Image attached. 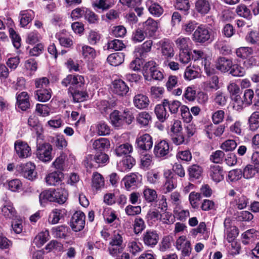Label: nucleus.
I'll list each match as a JSON object with an SVG mask.
<instances>
[{"label":"nucleus","mask_w":259,"mask_h":259,"mask_svg":"<svg viewBox=\"0 0 259 259\" xmlns=\"http://www.w3.org/2000/svg\"><path fill=\"white\" fill-rule=\"evenodd\" d=\"M123 238L121 232L119 231H115L111 237L109 246L108 250L112 256H116L123 251Z\"/></svg>","instance_id":"1"},{"label":"nucleus","mask_w":259,"mask_h":259,"mask_svg":"<svg viewBox=\"0 0 259 259\" xmlns=\"http://www.w3.org/2000/svg\"><path fill=\"white\" fill-rule=\"evenodd\" d=\"M52 146L48 143L39 144L37 146L36 155L40 161L47 162L53 159Z\"/></svg>","instance_id":"2"},{"label":"nucleus","mask_w":259,"mask_h":259,"mask_svg":"<svg viewBox=\"0 0 259 259\" xmlns=\"http://www.w3.org/2000/svg\"><path fill=\"white\" fill-rule=\"evenodd\" d=\"M109 161V156L105 152H97L95 155H88L84 160V165L87 168H91L94 166V162L103 164Z\"/></svg>","instance_id":"3"},{"label":"nucleus","mask_w":259,"mask_h":259,"mask_svg":"<svg viewBox=\"0 0 259 259\" xmlns=\"http://www.w3.org/2000/svg\"><path fill=\"white\" fill-rule=\"evenodd\" d=\"M192 38L196 43L203 44L210 39V32L205 25H200L194 31Z\"/></svg>","instance_id":"4"},{"label":"nucleus","mask_w":259,"mask_h":259,"mask_svg":"<svg viewBox=\"0 0 259 259\" xmlns=\"http://www.w3.org/2000/svg\"><path fill=\"white\" fill-rule=\"evenodd\" d=\"M163 177L165 180L163 185V191L164 193L166 194L177 187V177L169 169L164 171Z\"/></svg>","instance_id":"5"},{"label":"nucleus","mask_w":259,"mask_h":259,"mask_svg":"<svg viewBox=\"0 0 259 259\" xmlns=\"http://www.w3.org/2000/svg\"><path fill=\"white\" fill-rule=\"evenodd\" d=\"M85 215L81 211H76L72 216L70 227L73 231L78 232L81 231L85 226Z\"/></svg>","instance_id":"6"},{"label":"nucleus","mask_w":259,"mask_h":259,"mask_svg":"<svg viewBox=\"0 0 259 259\" xmlns=\"http://www.w3.org/2000/svg\"><path fill=\"white\" fill-rule=\"evenodd\" d=\"M19 170L24 178L29 180L32 181L36 177L37 172L35 171V165L33 163L29 162L22 164L20 165Z\"/></svg>","instance_id":"7"},{"label":"nucleus","mask_w":259,"mask_h":259,"mask_svg":"<svg viewBox=\"0 0 259 259\" xmlns=\"http://www.w3.org/2000/svg\"><path fill=\"white\" fill-rule=\"evenodd\" d=\"M14 147L18 156L21 158H25L31 155V148L27 143L21 141L15 142Z\"/></svg>","instance_id":"8"},{"label":"nucleus","mask_w":259,"mask_h":259,"mask_svg":"<svg viewBox=\"0 0 259 259\" xmlns=\"http://www.w3.org/2000/svg\"><path fill=\"white\" fill-rule=\"evenodd\" d=\"M159 239V235L156 231H147L142 236L144 244L150 247H154L158 243Z\"/></svg>","instance_id":"9"},{"label":"nucleus","mask_w":259,"mask_h":259,"mask_svg":"<svg viewBox=\"0 0 259 259\" xmlns=\"http://www.w3.org/2000/svg\"><path fill=\"white\" fill-rule=\"evenodd\" d=\"M84 78L80 75H68L61 81V84L65 87L70 85L69 87H73L75 85L80 87L83 83Z\"/></svg>","instance_id":"10"},{"label":"nucleus","mask_w":259,"mask_h":259,"mask_svg":"<svg viewBox=\"0 0 259 259\" xmlns=\"http://www.w3.org/2000/svg\"><path fill=\"white\" fill-rule=\"evenodd\" d=\"M136 143L139 149L142 150L147 151L152 147V138L149 134H145L137 139Z\"/></svg>","instance_id":"11"},{"label":"nucleus","mask_w":259,"mask_h":259,"mask_svg":"<svg viewBox=\"0 0 259 259\" xmlns=\"http://www.w3.org/2000/svg\"><path fill=\"white\" fill-rule=\"evenodd\" d=\"M209 176L214 182L219 183L224 178V171L223 167L219 165H211L208 171Z\"/></svg>","instance_id":"12"},{"label":"nucleus","mask_w":259,"mask_h":259,"mask_svg":"<svg viewBox=\"0 0 259 259\" xmlns=\"http://www.w3.org/2000/svg\"><path fill=\"white\" fill-rule=\"evenodd\" d=\"M111 89L113 93L120 96H125L129 91V87L121 79L114 80Z\"/></svg>","instance_id":"13"},{"label":"nucleus","mask_w":259,"mask_h":259,"mask_svg":"<svg viewBox=\"0 0 259 259\" xmlns=\"http://www.w3.org/2000/svg\"><path fill=\"white\" fill-rule=\"evenodd\" d=\"M233 62L231 59L220 57L215 61L216 68L222 72H227L232 67Z\"/></svg>","instance_id":"14"},{"label":"nucleus","mask_w":259,"mask_h":259,"mask_svg":"<svg viewBox=\"0 0 259 259\" xmlns=\"http://www.w3.org/2000/svg\"><path fill=\"white\" fill-rule=\"evenodd\" d=\"M28 124L31 130L36 133L37 138H40L43 133L42 125L35 115H31L28 119Z\"/></svg>","instance_id":"15"},{"label":"nucleus","mask_w":259,"mask_h":259,"mask_svg":"<svg viewBox=\"0 0 259 259\" xmlns=\"http://www.w3.org/2000/svg\"><path fill=\"white\" fill-rule=\"evenodd\" d=\"M169 152V145L167 141L162 140L154 146V153L157 157H163Z\"/></svg>","instance_id":"16"},{"label":"nucleus","mask_w":259,"mask_h":259,"mask_svg":"<svg viewBox=\"0 0 259 259\" xmlns=\"http://www.w3.org/2000/svg\"><path fill=\"white\" fill-rule=\"evenodd\" d=\"M161 53L165 59L168 60L175 55L172 44L168 40H164L161 44Z\"/></svg>","instance_id":"17"},{"label":"nucleus","mask_w":259,"mask_h":259,"mask_svg":"<svg viewBox=\"0 0 259 259\" xmlns=\"http://www.w3.org/2000/svg\"><path fill=\"white\" fill-rule=\"evenodd\" d=\"M143 30L147 35L152 36L158 29L157 22L152 18H148L143 23Z\"/></svg>","instance_id":"18"},{"label":"nucleus","mask_w":259,"mask_h":259,"mask_svg":"<svg viewBox=\"0 0 259 259\" xmlns=\"http://www.w3.org/2000/svg\"><path fill=\"white\" fill-rule=\"evenodd\" d=\"M29 96L27 92H23L16 97L18 107L23 111H26L29 108L30 104Z\"/></svg>","instance_id":"19"},{"label":"nucleus","mask_w":259,"mask_h":259,"mask_svg":"<svg viewBox=\"0 0 259 259\" xmlns=\"http://www.w3.org/2000/svg\"><path fill=\"white\" fill-rule=\"evenodd\" d=\"M64 178V175L61 171H55L49 174L46 178V181L49 185H58Z\"/></svg>","instance_id":"20"},{"label":"nucleus","mask_w":259,"mask_h":259,"mask_svg":"<svg viewBox=\"0 0 259 259\" xmlns=\"http://www.w3.org/2000/svg\"><path fill=\"white\" fill-rule=\"evenodd\" d=\"M149 102L148 97L142 94L135 95L133 100L135 106L140 109L146 108L148 106Z\"/></svg>","instance_id":"21"},{"label":"nucleus","mask_w":259,"mask_h":259,"mask_svg":"<svg viewBox=\"0 0 259 259\" xmlns=\"http://www.w3.org/2000/svg\"><path fill=\"white\" fill-rule=\"evenodd\" d=\"M110 143L107 138H99L95 140L93 143L94 149L101 152L108 150L110 148Z\"/></svg>","instance_id":"22"},{"label":"nucleus","mask_w":259,"mask_h":259,"mask_svg":"<svg viewBox=\"0 0 259 259\" xmlns=\"http://www.w3.org/2000/svg\"><path fill=\"white\" fill-rule=\"evenodd\" d=\"M189 179L191 181L199 179L203 172L202 167L197 164H193L188 168Z\"/></svg>","instance_id":"23"},{"label":"nucleus","mask_w":259,"mask_h":259,"mask_svg":"<svg viewBox=\"0 0 259 259\" xmlns=\"http://www.w3.org/2000/svg\"><path fill=\"white\" fill-rule=\"evenodd\" d=\"M210 9V4L207 0H197L195 2V9L201 15L208 14Z\"/></svg>","instance_id":"24"},{"label":"nucleus","mask_w":259,"mask_h":259,"mask_svg":"<svg viewBox=\"0 0 259 259\" xmlns=\"http://www.w3.org/2000/svg\"><path fill=\"white\" fill-rule=\"evenodd\" d=\"M68 93L73 98L74 102H80L84 101L88 97V94L84 92L74 90L72 87H69Z\"/></svg>","instance_id":"25"},{"label":"nucleus","mask_w":259,"mask_h":259,"mask_svg":"<svg viewBox=\"0 0 259 259\" xmlns=\"http://www.w3.org/2000/svg\"><path fill=\"white\" fill-rule=\"evenodd\" d=\"M124 56V54L123 53H115L110 54L107 57V60L111 65L117 66L123 62Z\"/></svg>","instance_id":"26"},{"label":"nucleus","mask_w":259,"mask_h":259,"mask_svg":"<svg viewBox=\"0 0 259 259\" xmlns=\"http://www.w3.org/2000/svg\"><path fill=\"white\" fill-rule=\"evenodd\" d=\"M66 214L65 209H55L50 214L49 221L52 224H55L59 222V220L63 218Z\"/></svg>","instance_id":"27"},{"label":"nucleus","mask_w":259,"mask_h":259,"mask_svg":"<svg viewBox=\"0 0 259 259\" xmlns=\"http://www.w3.org/2000/svg\"><path fill=\"white\" fill-rule=\"evenodd\" d=\"M51 96L50 89H38L34 92L35 98L42 102H45L49 100Z\"/></svg>","instance_id":"28"},{"label":"nucleus","mask_w":259,"mask_h":259,"mask_svg":"<svg viewBox=\"0 0 259 259\" xmlns=\"http://www.w3.org/2000/svg\"><path fill=\"white\" fill-rule=\"evenodd\" d=\"M20 23L22 27H24L28 25L34 17L33 12L31 10L22 11L20 13Z\"/></svg>","instance_id":"29"},{"label":"nucleus","mask_w":259,"mask_h":259,"mask_svg":"<svg viewBox=\"0 0 259 259\" xmlns=\"http://www.w3.org/2000/svg\"><path fill=\"white\" fill-rule=\"evenodd\" d=\"M67 192L64 189L58 188L54 190V202L60 204L64 203L67 200Z\"/></svg>","instance_id":"30"},{"label":"nucleus","mask_w":259,"mask_h":259,"mask_svg":"<svg viewBox=\"0 0 259 259\" xmlns=\"http://www.w3.org/2000/svg\"><path fill=\"white\" fill-rule=\"evenodd\" d=\"M258 234V231L253 229L247 230L242 235V243L245 245L249 244L252 242L254 239L257 238Z\"/></svg>","instance_id":"31"},{"label":"nucleus","mask_w":259,"mask_h":259,"mask_svg":"<svg viewBox=\"0 0 259 259\" xmlns=\"http://www.w3.org/2000/svg\"><path fill=\"white\" fill-rule=\"evenodd\" d=\"M166 106L163 104V101L161 104L156 105L155 108V112L158 119L161 122H163L169 115L166 110Z\"/></svg>","instance_id":"32"},{"label":"nucleus","mask_w":259,"mask_h":259,"mask_svg":"<svg viewBox=\"0 0 259 259\" xmlns=\"http://www.w3.org/2000/svg\"><path fill=\"white\" fill-rule=\"evenodd\" d=\"M4 186L11 191L17 192L21 189L22 184L20 180L16 179L7 181Z\"/></svg>","instance_id":"33"},{"label":"nucleus","mask_w":259,"mask_h":259,"mask_svg":"<svg viewBox=\"0 0 259 259\" xmlns=\"http://www.w3.org/2000/svg\"><path fill=\"white\" fill-rule=\"evenodd\" d=\"M224 226L225 227V231L227 234L226 239L229 242L234 241L235 238L238 234V230L235 226L227 227L226 220L224 222Z\"/></svg>","instance_id":"34"},{"label":"nucleus","mask_w":259,"mask_h":259,"mask_svg":"<svg viewBox=\"0 0 259 259\" xmlns=\"http://www.w3.org/2000/svg\"><path fill=\"white\" fill-rule=\"evenodd\" d=\"M190 42L191 40L189 37L183 36L179 37L175 41L176 46L180 51L189 50Z\"/></svg>","instance_id":"35"},{"label":"nucleus","mask_w":259,"mask_h":259,"mask_svg":"<svg viewBox=\"0 0 259 259\" xmlns=\"http://www.w3.org/2000/svg\"><path fill=\"white\" fill-rule=\"evenodd\" d=\"M132 150L133 147L132 145L128 143H125L117 147L115 149L114 152L117 156L120 157L129 154L132 152Z\"/></svg>","instance_id":"36"},{"label":"nucleus","mask_w":259,"mask_h":259,"mask_svg":"<svg viewBox=\"0 0 259 259\" xmlns=\"http://www.w3.org/2000/svg\"><path fill=\"white\" fill-rule=\"evenodd\" d=\"M2 213L7 218L13 219L16 216V211L12 204L8 203L2 208Z\"/></svg>","instance_id":"37"},{"label":"nucleus","mask_w":259,"mask_h":259,"mask_svg":"<svg viewBox=\"0 0 259 259\" xmlns=\"http://www.w3.org/2000/svg\"><path fill=\"white\" fill-rule=\"evenodd\" d=\"M69 228L65 225H61L55 228H53L52 232L57 238H65L68 232Z\"/></svg>","instance_id":"38"},{"label":"nucleus","mask_w":259,"mask_h":259,"mask_svg":"<svg viewBox=\"0 0 259 259\" xmlns=\"http://www.w3.org/2000/svg\"><path fill=\"white\" fill-rule=\"evenodd\" d=\"M39 202L41 205H43L47 201L54 202L55 199H54V190H46L42 192L39 194Z\"/></svg>","instance_id":"39"},{"label":"nucleus","mask_w":259,"mask_h":259,"mask_svg":"<svg viewBox=\"0 0 259 259\" xmlns=\"http://www.w3.org/2000/svg\"><path fill=\"white\" fill-rule=\"evenodd\" d=\"M156 62L149 61L146 62L143 67V74L146 80H149V74L156 68Z\"/></svg>","instance_id":"40"},{"label":"nucleus","mask_w":259,"mask_h":259,"mask_svg":"<svg viewBox=\"0 0 259 259\" xmlns=\"http://www.w3.org/2000/svg\"><path fill=\"white\" fill-rule=\"evenodd\" d=\"M248 122L251 131H255L259 127V111H254L250 116Z\"/></svg>","instance_id":"41"},{"label":"nucleus","mask_w":259,"mask_h":259,"mask_svg":"<svg viewBox=\"0 0 259 259\" xmlns=\"http://www.w3.org/2000/svg\"><path fill=\"white\" fill-rule=\"evenodd\" d=\"M117 110H114L110 115L111 122L114 126L120 127L122 126V115Z\"/></svg>","instance_id":"42"},{"label":"nucleus","mask_w":259,"mask_h":259,"mask_svg":"<svg viewBox=\"0 0 259 259\" xmlns=\"http://www.w3.org/2000/svg\"><path fill=\"white\" fill-rule=\"evenodd\" d=\"M96 130L99 136H106L110 133V127L104 121L98 122L96 126Z\"/></svg>","instance_id":"43"},{"label":"nucleus","mask_w":259,"mask_h":259,"mask_svg":"<svg viewBox=\"0 0 259 259\" xmlns=\"http://www.w3.org/2000/svg\"><path fill=\"white\" fill-rule=\"evenodd\" d=\"M143 194L145 200L149 203L154 202L157 198L156 191L152 189H145L143 191Z\"/></svg>","instance_id":"44"},{"label":"nucleus","mask_w":259,"mask_h":259,"mask_svg":"<svg viewBox=\"0 0 259 259\" xmlns=\"http://www.w3.org/2000/svg\"><path fill=\"white\" fill-rule=\"evenodd\" d=\"M137 179V176L135 174H132L131 175L125 176L122 181L124 183L125 188L128 190L131 187L136 186Z\"/></svg>","instance_id":"45"},{"label":"nucleus","mask_w":259,"mask_h":259,"mask_svg":"<svg viewBox=\"0 0 259 259\" xmlns=\"http://www.w3.org/2000/svg\"><path fill=\"white\" fill-rule=\"evenodd\" d=\"M151 120V115L149 113L145 111L140 113L137 117V121L141 126L148 125Z\"/></svg>","instance_id":"46"},{"label":"nucleus","mask_w":259,"mask_h":259,"mask_svg":"<svg viewBox=\"0 0 259 259\" xmlns=\"http://www.w3.org/2000/svg\"><path fill=\"white\" fill-rule=\"evenodd\" d=\"M163 104L166 106L171 113H176L181 106V102L177 100L169 101L167 99L163 100Z\"/></svg>","instance_id":"47"},{"label":"nucleus","mask_w":259,"mask_h":259,"mask_svg":"<svg viewBox=\"0 0 259 259\" xmlns=\"http://www.w3.org/2000/svg\"><path fill=\"white\" fill-rule=\"evenodd\" d=\"M104 186V180L102 176L98 173H94L92 179V187L98 190Z\"/></svg>","instance_id":"48"},{"label":"nucleus","mask_w":259,"mask_h":259,"mask_svg":"<svg viewBox=\"0 0 259 259\" xmlns=\"http://www.w3.org/2000/svg\"><path fill=\"white\" fill-rule=\"evenodd\" d=\"M127 248L130 252L133 255L135 256L138 253L142 251L143 246L140 243H138L136 241H132L128 242Z\"/></svg>","instance_id":"49"},{"label":"nucleus","mask_w":259,"mask_h":259,"mask_svg":"<svg viewBox=\"0 0 259 259\" xmlns=\"http://www.w3.org/2000/svg\"><path fill=\"white\" fill-rule=\"evenodd\" d=\"M146 35L144 30L138 28L133 32L132 39L134 42H140L145 39Z\"/></svg>","instance_id":"50"},{"label":"nucleus","mask_w":259,"mask_h":259,"mask_svg":"<svg viewBox=\"0 0 259 259\" xmlns=\"http://www.w3.org/2000/svg\"><path fill=\"white\" fill-rule=\"evenodd\" d=\"M253 50L249 47H240L236 51V54L239 58L246 59L252 53Z\"/></svg>","instance_id":"51"},{"label":"nucleus","mask_w":259,"mask_h":259,"mask_svg":"<svg viewBox=\"0 0 259 259\" xmlns=\"http://www.w3.org/2000/svg\"><path fill=\"white\" fill-rule=\"evenodd\" d=\"M219 78L217 75H212L210 80L206 82L205 89L207 91L217 90L219 88Z\"/></svg>","instance_id":"52"},{"label":"nucleus","mask_w":259,"mask_h":259,"mask_svg":"<svg viewBox=\"0 0 259 259\" xmlns=\"http://www.w3.org/2000/svg\"><path fill=\"white\" fill-rule=\"evenodd\" d=\"M206 231V226L204 222H200L197 228L193 229L191 231V233L194 236H196L198 233L204 235V238L206 239L208 237V235Z\"/></svg>","instance_id":"53"},{"label":"nucleus","mask_w":259,"mask_h":259,"mask_svg":"<svg viewBox=\"0 0 259 259\" xmlns=\"http://www.w3.org/2000/svg\"><path fill=\"white\" fill-rule=\"evenodd\" d=\"M243 176V171L241 169H234L228 172V178L231 182H235L241 179Z\"/></svg>","instance_id":"54"},{"label":"nucleus","mask_w":259,"mask_h":259,"mask_svg":"<svg viewBox=\"0 0 259 259\" xmlns=\"http://www.w3.org/2000/svg\"><path fill=\"white\" fill-rule=\"evenodd\" d=\"M195 21H189L182 26V30L187 34H190L198 26Z\"/></svg>","instance_id":"55"},{"label":"nucleus","mask_w":259,"mask_h":259,"mask_svg":"<svg viewBox=\"0 0 259 259\" xmlns=\"http://www.w3.org/2000/svg\"><path fill=\"white\" fill-rule=\"evenodd\" d=\"M214 48L223 55L229 54L231 51L230 47L222 41H218L214 45Z\"/></svg>","instance_id":"56"},{"label":"nucleus","mask_w":259,"mask_h":259,"mask_svg":"<svg viewBox=\"0 0 259 259\" xmlns=\"http://www.w3.org/2000/svg\"><path fill=\"white\" fill-rule=\"evenodd\" d=\"M201 198V194L198 192H192L189 196L190 203L193 208L198 207V201Z\"/></svg>","instance_id":"57"},{"label":"nucleus","mask_w":259,"mask_h":259,"mask_svg":"<svg viewBox=\"0 0 259 259\" xmlns=\"http://www.w3.org/2000/svg\"><path fill=\"white\" fill-rule=\"evenodd\" d=\"M227 97L221 91H218L214 94L213 101L214 103L219 106H224L227 102Z\"/></svg>","instance_id":"58"},{"label":"nucleus","mask_w":259,"mask_h":259,"mask_svg":"<svg viewBox=\"0 0 259 259\" xmlns=\"http://www.w3.org/2000/svg\"><path fill=\"white\" fill-rule=\"evenodd\" d=\"M176 8L182 12H183L184 14H187V12L190 9V4L188 0H179L177 2Z\"/></svg>","instance_id":"59"},{"label":"nucleus","mask_w":259,"mask_h":259,"mask_svg":"<svg viewBox=\"0 0 259 259\" xmlns=\"http://www.w3.org/2000/svg\"><path fill=\"white\" fill-rule=\"evenodd\" d=\"M243 99L245 106L250 105L252 103V99L254 97V92L251 89H247L244 91Z\"/></svg>","instance_id":"60"},{"label":"nucleus","mask_w":259,"mask_h":259,"mask_svg":"<svg viewBox=\"0 0 259 259\" xmlns=\"http://www.w3.org/2000/svg\"><path fill=\"white\" fill-rule=\"evenodd\" d=\"M236 12L238 15L247 19H250L251 17L250 11L244 5L238 6L236 9Z\"/></svg>","instance_id":"61"},{"label":"nucleus","mask_w":259,"mask_h":259,"mask_svg":"<svg viewBox=\"0 0 259 259\" xmlns=\"http://www.w3.org/2000/svg\"><path fill=\"white\" fill-rule=\"evenodd\" d=\"M82 54L85 57L94 59L96 57V52L95 49L88 46L82 47Z\"/></svg>","instance_id":"62"},{"label":"nucleus","mask_w":259,"mask_h":259,"mask_svg":"<svg viewBox=\"0 0 259 259\" xmlns=\"http://www.w3.org/2000/svg\"><path fill=\"white\" fill-rule=\"evenodd\" d=\"M199 75L197 71L193 69L191 66L187 67L185 71L184 77L185 79L191 80L196 78Z\"/></svg>","instance_id":"63"},{"label":"nucleus","mask_w":259,"mask_h":259,"mask_svg":"<svg viewBox=\"0 0 259 259\" xmlns=\"http://www.w3.org/2000/svg\"><path fill=\"white\" fill-rule=\"evenodd\" d=\"M9 33L14 46L16 49H19L21 46V38L20 36L13 28L9 29Z\"/></svg>","instance_id":"64"}]
</instances>
